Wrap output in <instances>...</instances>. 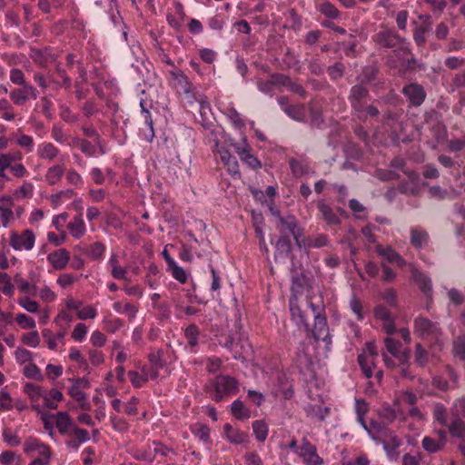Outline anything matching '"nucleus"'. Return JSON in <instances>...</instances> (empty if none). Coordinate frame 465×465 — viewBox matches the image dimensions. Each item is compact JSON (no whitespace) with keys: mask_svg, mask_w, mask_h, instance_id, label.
I'll use <instances>...</instances> for the list:
<instances>
[{"mask_svg":"<svg viewBox=\"0 0 465 465\" xmlns=\"http://www.w3.org/2000/svg\"><path fill=\"white\" fill-rule=\"evenodd\" d=\"M10 81L18 85V86H23L25 84H29L26 81H25V74L24 73L22 72V70L18 69V68H13L11 69L10 71Z\"/></svg>","mask_w":465,"mask_h":465,"instance_id":"4d7b16f0","label":"nucleus"},{"mask_svg":"<svg viewBox=\"0 0 465 465\" xmlns=\"http://www.w3.org/2000/svg\"><path fill=\"white\" fill-rule=\"evenodd\" d=\"M223 430L229 441L235 444H241L246 441L247 434L240 431L237 429H234L230 423L224 424Z\"/></svg>","mask_w":465,"mask_h":465,"instance_id":"c756f323","label":"nucleus"},{"mask_svg":"<svg viewBox=\"0 0 465 465\" xmlns=\"http://www.w3.org/2000/svg\"><path fill=\"white\" fill-rule=\"evenodd\" d=\"M24 374L29 379H33V380H36V381L43 380V375L41 373L40 369L34 363H29L28 365H26L25 367Z\"/></svg>","mask_w":465,"mask_h":465,"instance_id":"5fc2aeb1","label":"nucleus"},{"mask_svg":"<svg viewBox=\"0 0 465 465\" xmlns=\"http://www.w3.org/2000/svg\"><path fill=\"white\" fill-rule=\"evenodd\" d=\"M448 148L450 152L457 153L465 148V134L461 139H452L448 142Z\"/></svg>","mask_w":465,"mask_h":465,"instance_id":"338daca9","label":"nucleus"},{"mask_svg":"<svg viewBox=\"0 0 465 465\" xmlns=\"http://www.w3.org/2000/svg\"><path fill=\"white\" fill-rule=\"evenodd\" d=\"M429 239L428 233L424 230L412 228L411 231V242L415 248H421L427 243Z\"/></svg>","mask_w":465,"mask_h":465,"instance_id":"2f4dec72","label":"nucleus"},{"mask_svg":"<svg viewBox=\"0 0 465 465\" xmlns=\"http://www.w3.org/2000/svg\"><path fill=\"white\" fill-rule=\"evenodd\" d=\"M68 394L76 401H78L83 409H88L89 407L85 403L86 394L83 390L75 385H72L68 390Z\"/></svg>","mask_w":465,"mask_h":465,"instance_id":"a19ab883","label":"nucleus"},{"mask_svg":"<svg viewBox=\"0 0 465 465\" xmlns=\"http://www.w3.org/2000/svg\"><path fill=\"white\" fill-rule=\"evenodd\" d=\"M193 432L203 442H207L210 438V429L203 424H196Z\"/></svg>","mask_w":465,"mask_h":465,"instance_id":"052dcab7","label":"nucleus"},{"mask_svg":"<svg viewBox=\"0 0 465 465\" xmlns=\"http://www.w3.org/2000/svg\"><path fill=\"white\" fill-rule=\"evenodd\" d=\"M404 63V72L415 73L418 71H424L426 69L425 64L419 61L413 54H411V57L405 59Z\"/></svg>","mask_w":465,"mask_h":465,"instance_id":"ea45409f","label":"nucleus"},{"mask_svg":"<svg viewBox=\"0 0 465 465\" xmlns=\"http://www.w3.org/2000/svg\"><path fill=\"white\" fill-rule=\"evenodd\" d=\"M22 341L24 344L30 346L32 348H35L40 343V337L36 331H33L27 333H25L22 336Z\"/></svg>","mask_w":465,"mask_h":465,"instance_id":"603ef678","label":"nucleus"},{"mask_svg":"<svg viewBox=\"0 0 465 465\" xmlns=\"http://www.w3.org/2000/svg\"><path fill=\"white\" fill-rule=\"evenodd\" d=\"M217 154L221 161L227 167L228 172L236 175L239 174V164L235 157L232 156L229 151L223 147L217 149Z\"/></svg>","mask_w":465,"mask_h":465,"instance_id":"412c9836","label":"nucleus"},{"mask_svg":"<svg viewBox=\"0 0 465 465\" xmlns=\"http://www.w3.org/2000/svg\"><path fill=\"white\" fill-rule=\"evenodd\" d=\"M386 350L401 364H407L410 360V350H401V342L391 338L384 340Z\"/></svg>","mask_w":465,"mask_h":465,"instance_id":"9d476101","label":"nucleus"},{"mask_svg":"<svg viewBox=\"0 0 465 465\" xmlns=\"http://www.w3.org/2000/svg\"><path fill=\"white\" fill-rule=\"evenodd\" d=\"M231 411L232 415L238 420L249 419L251 416L250 411L247 410L243 403L239 400L234 401L232 403Z\"/></svg>","mask_w":465,"mask_h":465,"instance_id":"72a5a7b5","label":"nucleus"},{"mask_svg":"<svg viewBox=\"0 0 465 465\" xmlns=\"http://www.w3.org/2000/svg\"><path fill=\"white\" fill-rule=\"evenodd\" d=\"M414 331L424 339L438 340L441 335V330L439 323L425 317H418L415 319Z\"/></svg>","mask_w":465,"mask_h":465,"instance_id":"39448f33","label":"nucleus"},{"mask_svg":"<svg viewBox=\"0 0 465 465\" xmlns=\"http://www.w3.org/2000/svg\"><path fill=\"white\" fill-rule=\"evenodd\" d=\"M52 418H55V424L58 431L62 435L71 437V431L75 426L65 411H58L56 414H51Z\"/></svg>","mask_w":465,"mask_h":465,"instance_id":"2eb2a0df","label":"nucleus"},{"mask_svg":"<svg viewBox=\"0 0 465 465\" xmlns=\"http://www.w3.org/2000/svg\"><path fill=\"white\" fill-rule=\"evenodd\" d=\"M299 455L303 458L307 465H322L323 460L317 454L316 447L312 445L307 438H302Z\"/></svg>","mask_w":465,"mask_h":465,"instance_id":"9b49d317","label":"nucleus"},{"mask_svg":"<svg viewBox=\"0 0 465 465\" xmlns=\"http://www.w3.org/2000/svg\"><path fill=\"white\" fill-rule=\"evenodd\" d=\"M453 351L461 361H465V337H459L454 341Z\"/></svg>","mask_w":465,"mask_h":465,"instance_id":"bf43d9fd","label":"nucleus"},{"mask_svg":"<svg viewBox=\"0 0 465 465\" xmlns=\"http://www.w3.org/2000/svg\"><path fill=\"white\" fill-rule=\"evenodd\" d=\"M37 96V90L31 84L19 86L9 92L10 100L17 106H23L29 99L35 100Z\"/></svg>","mask_w":465,"mask_h":465,"instance_id":"0eeeda50","label":"nucleus"},{"mask_svg":"<svg viewBox=\"0 0 465 465\" xmlns=\"http://www.w3.org/2000/svg\"><path fill=\"white\" fill-rule=\"evenodd\" d=\"M370 98V91L366 86L354 84L351 87L348 101L351 114L360 121H366L369 117L376 118L380 114L379 109L374 104H368Z\"/></svg>","mask_w":465,"mask_h":465,"instance_id":"f257e3e1","label":"nucleus"},{"mask_svg":"<svg viewBox=\"0 0 465 465\" xmlns=\"http://www.w3.org/2000/svg\"><path fill=\"white\" fill-rule=\"evenodd\" d=\"M23 158V154L21 152L16 151L13 153H0V163L1 168L6 166L8 164V161H11L15 163H18Z\"/></svg>","mask_w":465,"mask_h":465,"instance_id":"8fccbe9b","label":"nucleus"},{"mask_svg":"<svg viewBox=\"0 0 465 465\" xmlns=\"http://www.w3.org/2000/svg\"><path fill=\"white\" fill-rule=\"evenodd\" d=\"M377 252L379 255L382 256L388 262L394 263L397 256L399 255L393 249L382 248L381 246L377 247Z\"/></svg>","mask_w":465,"mask_h":465,"instance_id":"13d9d810","label":"nucleus"},{"mask_svg":"<svg viewBox=\"0 0 465 465\" xmlns=\"http://www.w3.org/2000/svg\"><path fill=\"white\" fill-rule=\"evenodd\" d=\"M15 321L21 328L25 330L34 329L35 327V321L32 317L24 313H17Z\"/></svg>","mask_w":465,"mask_h":465,"instance_id":"09e8293b","label":"nucleus"},{"mask_svg":"<svg viewBox=\"0 0 465 465\" xmlns=\"http://www.w3.org/2000/svg\"><path fill=\"white\" fill-rule=\"evenodd\" d=\"M35 237L32 230H25L22 233L13 232L10 245L16 251L31 250L35 245Z\"/></svg>","mask_w":465,"mask_h":465,"instance_id":"6e6552de","label":"nucleus"},{"mask_svg":"<svg viewBox=\"0 0 465 465\" xmlns=\"http://www.w3.org/2000/svg\"><path fill=\"white\" fill-rule=\"evenodd\" d=\"M142 108V117L144 122V127L140 129V134L143 140L152 142L154 138L153 121L150 112L144 107L143 103L140 104Z\"/></svg>","mask_w":465,"mask_h":465,"instance_id":"f3484780","label":"nucleus"},{"mask_svg":"<svg viewBox=\"0 0 465 465\" xmlns=\"http://www.w3.org/2000/svg\"><path fill=\"white\" fill-rule=\"evenodd\" d=\"M363 429L369 433L370 437L376 442H381L384 440V436L386 433H389V430L384 423H380L377 421H371L369 424L364 422V425H361Z\"/></svg>","mask_w":465,"mask_h":465,"instance_id":"a211bd4d","label":"nucleus"},{"mask_svg":"<svg viewBox=\"0 0 465 465\" xmlns=\"http://www.w3.org/2000/svg\"><path fill=\"white\" fill-rule=\"evenodd\" d=\"M374 316L376 319L381 320L383 322L393 319L390 311L383 305H379L375 308Z\"/></svg>","mask_w":465,"mask_h":465,"instance_id":"69168bd1","label":"nucleus"},{"mask_svg":"<svg viewBox=\"0 0 465 465\" xmlns=\"http://www.w3.org/2000/svg\"><path fill=\"white\" fill-rule=\"evenodd\" d=\"M20 461V456L9 450L2 452L0 455V462L5 465H19Z\"/></svg>","mask_w":465,"mask_h":465,"instance_id":"49530a36","label":"nucleus"},{"mask_svg":"<svg viewBox=\"0 0 465 465\" xmlns=\"http://www.w3.org/2000/svg\"><path fill=\"white\" fill-rule=\"evenodd\" d=\"M319 11L326 17L331 19H340L341 12L331 2H323L319 7Z\"/></svg>","mask_w":465,"mask_h":465,"instance_id":"f704fd0d","label":"nucleus"},{"mask_svg":"<svg viewBox=\"0 0 465 465\" xmlns=\"http://www.w3.org/2000/svg\"><path fill=\"white\" fill-rule=\"evenodd\" d=\"M278 229L282 233L289 232L294 238L296 244L301 247L302 230L299 227L296 218L292 215L283 216L278 222Z\"/></svg>","mask_w":465,"mask_h":465,"instance_id":"1a4fd4ad","label":"nucleus"},{"mask_svg":"<svg viewBox=\"0 0 465 465\" xmlns=\"http://www.w3.org/2000/svg\"><path fill=\"white\" fill-rule=\"evenodd\" d=\"M184 334L190 348L193 349L198 345L199 328L195 324L187 326Z\"/></svg>","mask_w":465,"mask_h":465,"instance_id":"58836bf2","label":"nucleus"},{"mask_svg":"<svg viewBox=\"0 0 465 465\" xmlns=\"http://www.w3.org/2000/svg\"><path fill=\"white\" fill-rule=\"evenodd\" d=\"M383 439L384 440L380 442L382 443L383 449L399 448L401 445V439L391 430H389V433H386Z\"/></svg>","mask_w":465,"mask_h":465,"instance_id":"a18cd8bd","label":"nucleus"},{"mask_svg":"<svg viewBox=\"0 0 465 465\" xmlns=\"http://www.w3.org/2000/svg\"><path fill=\"white\" fill-rule=\"evenodd\" d=\"M16 143L22 148H25L27 153L33 151L34 148V139L32 136L27 134H22L16 139Z\"/></svg>","mask_w":465,"mask_h":465,"instance_id":"680f3d73","label":"nucleus"},{"mask_svg":"<svg viewBox=\"0 0 465 465\" xmlns=\"http://www.w3.org/2000/svg\"><path fill=\"white\" fill-rule=\"evenodd\" d=\"M18 303L27 312L35 313L38 311L39 305L35 301L28 297H22L19 299Z\"/></svg>","mask_w":465,"mask_h":465,"instance_id":"0e129e2a","label":"nucleus"},{"mask_svg":"<svg viewBox=\"0 0 465 465\" xmlns=\"http://www.w3.org/2000/svg\"><path fill=\"white\" fill-rule=\"evenodd\" d=\"M170 74L184 93H190L191 83L183 72L180 70H173L170 72Z\"/></svg>","mask_w":465,"mask_h":465,"instance_id":"4c0bfd02","label":"nucleus"},{"mask_svg":"<svg viewBox=\"0 0 465 465\" xmlns=\"http://www.w3.org/2000/svg\"><path fill=\"white\" fill-rule=\"evenodd\" d=\"M317 207L322 218L329 225H338L341 223L340 218L337 216L334 211L324 202H319Z\"/></svg>","mask_w":465,"mask_h":465,"instance_id":"c85d7f7f","label":"nucleus"},{"mask_svg":"<svg viewBox=\"0 0 465 465\" xmlns=\"http://www.w3.org/2000/svg\"><path fill=\"white\" fill-rule=\"evenodd\" d=\"M291 279H292V290L293 292H299L303 289L306 283V277L303 273L302 266L297 267L294 262L291 269Z\"/></svg>","mask_w":465,"mask_h":465,"instance_id":"5701e85b","label":"nucleus"},{"mask_svg":"<svg viewBox=\"0 0 465 465\" xmlns=\"http://www.w3.org/2000/svg\"><path fill=\"white\" fill-rule=\"evenodd\" d=\"M169 270H171L173 277L181 283H185L187 282V273L182 267L178 266L177 263L171 266Z\"/></svg>","mask_w":465,"mask_h":465,"instance_id":"e2e57ef3","label":"nucleus"},{"mask_svg":"<svg viewBox=\"0 0 465 465\" xmlns=\"http://www.w3.org/2000/svg\"><path fill=\"white\" fill-rule=\"evenodd\" d=\"M292 242L289 236H281L275 243V260L287 258L292 252Z\"/></svg>","mask_w":465,"mask_h":465,"instance_id":"b1692460","label":"nucleus"},{"mask_svg":"<svg viewBox=\"0 0 465 465\" xmlns=\"http://www.w3.org/2000/svg\"><path fill=\"white\" fill-rule=\"evenodd\" d=\"M25 392L30 397L31 400L36 401L43 397L42 388L34 383H26L25 385Z\"/></svg>","mask_w":465,"mask_h":465,"instance_id":"6e6d98bb","label":"nucleus"},{"mask_svg":"<svg viewBox=\"0 0 465 465\" xmlns=\"http://www.w3.org/2000/svg\"><path fill=\"white\" fill-rule=\"evenodd\" d=\"M60 151L50 142H44L37 146L36 153L40 159L53 161L54 160Z\"/></svg>","mask_w":465,"mask_h":465,"instance_id":"4be33fe9","label":"nucleus"},{"mask_svg":"<svg viewBox=\"0 0 465 465\" xmlns=\"http://www.w3.org/2000/svg\"><path fill=\"white\" fill-rule=\"evenodd\" d=\"M290 168L292 173L296 177H301L307 173V166L301 161L292 158L289 161Z\"/></svg>","mask_w":465,"mask_h":465,"instance_id":"de8ad7c7","label":"nucleus"},{"mask_svg":"<svg viewBox=\"0 0 465 465\" xmlns=\"http://www.w3.org/2000/svg\"><path fill=\"white\" fill-rule=\"evenodd\" d=\"M30 57L41 67H46L56 59L50 47L45 49L33 48L30 52Z\"/></svg>","mask_w":465,"mask_h":465,"instance_id":"4468645a","label":"nucleus"},{"mask_svg":"<svg viewBox=\"0 0 465 465\" xmlns=\"http://www.w3.org/2000/svg\"><path fill=\"white\" fill-rule=\"evenodd\" d=\"M380 70L376 64L364 66L361 73L357 76V81L359 82L357 84L366 86L372 84L377 79Z\"/></svg>","mask_w":465,"mask_h":465,"instance_id":"aec40b11","label":"nucleus"},{"mask_svg":"<svg viewBox=\"0 0 465 465\" xmlns=\"http://www.w3.org/2000/svg\"><path fill=\"white\" fill-rule=\"evenodd\" d=\"M0 113L1 117L5 121H13L15 118V114L14 112V107L11 103L5 99H0Z\"/></svg>","mask_w":465,"mask_h":465,"instance_id":"c9c22d12","label":"nucleus"},{"mask_svg":"<svg viewBox=\"0 0 465 465\" xmlns=\"http://www.w3.org/2000/svg\"><path fill=\"white\" fill-rule=\"evenodd\" d=\"M285 114L296 121H302L303 116L302 106L300 105H286L283 107Z\"/></svg>","mask_w":465,"mask_h":465,"instance_id":"3c124183","label":"nucleus"},{"mask_svg":"<svg viewBox=\"0 0 465 465\" xmlns=\"http://www.w3.org/2000/svg\"><path fill=\"white\" fill-rule=\"evenodd\" d=\"M64 168L63 165L55 164L48 168L45 180L50 185L57 183L64 175Z\"/></svg>","mask_w":465,"mask_h":465,"instance_id":"473e14b6","label":"nucleus"},{"mask_svg":"<svg viewBox=\"0 0 465 465\" xmlns=\"http://www.w3.org/2000/svg\"><path fill=\"white\" fill-rule=\"evenodd\" d=\"M312 336L316 341H323L327 344L331 343L329 327L325 315H315Z\"/></svg>","mask_w":465,"mask_h":465,"instance_id":"f8f14e48","label":"nucleus"},{"mask_svg":"<svg viewBox=\"0 0 465 465\" xmlns=\"http://www.w3.org/2000/svg\"><path fill=\"white\" fill-rule=\"evenodd\" d=\"M70 233L74 238H81L85 233V224L82 218V215H76L73 221L67 226Z\"/></svg>","mask_w":465,"mask_h":465,"instance_id":"7c9ffc66","label":"nucleus"},{"mask_svg":"<svg viewBox=\"0 0 465 465\" xmlns=\"http://www.w3.org/2000/svg\"><path fill=\"white\" fill-rule=\"evenodd\" d=\"M328 74L332 81L340 80L343 77L345 65L341 62H336L327 68Z\"/></svg>","mask_w":465,"mask_h":465,"instance_id":"79ce46f5","label":"nucleus"},{"mask_svg":"<svg viewBox=\"0 0 465 465\" xmlns=\"http://www.w3.org/2000/svg\"><path fill=\"white\" fill-rule=\"evenodd\" d=\"M369 411V405L363 399L355 400V411L357 414V420L361 425H364V415Z\"/></svg>","mask_w":465,"mask_h":465,"instance_id":"37998d69","label":"nucleus"},{"mask_svg":"<svg viewBox=\"0 0 465 465\" xmlns=\"http://www.w3.org/2000/svg\"><path fill=\"white\" fill-rule=\"evenodd\" d=\"M452 91L465 88V69L456 74L451 80Z\"/></svg>","mask_w":465,"mask_h":465,"instance_id":"774afa93","label":"nucleus"},{"mask_svg":"<svg viewBox=\"0 0 465 465\" xmlns=\"http://www.w3.org/2000/svg\"><path fill=\"white\" fill-rule=\"evenodd\" d=\"M47 259L54 269L62 270L66 267L70 259V254L65 249H59L49 253Z\"/></svg>","mask_w":465,"mask_h":465,"instance_id":"6ab92c4d","label":"nucleus"},{"mask_svg":"<svg viewBox=\"0 0 465 465\" xmlns=\"http://www.w3.org/2000/svg\"><path fill=\"white\" fill-rule=\"evenodd\" d=\"M273 81L277 85L285 86L289 91L298 94L302 97L306 95L305 89L300 84L293 82L288 75L282 74H274Z\"/></svg>","mask_w":465,"mask_h":465,"instance_id":"dca6fc26","label":"nucleus"},{"mask_svg":"<svg viewBox=\"0 0 465 465\" xmlns=\"http://www.w3.org/2000/svg\"><path fill=\"white\" fill-rule=\"evenodd\" d=\"M370 349V354H360L358 356V363L365 375L366 378H371L372 376V367L374 366V356L377 355L376 352H374L371 347Z\"/></svg>","mask_w":465,"mask_h":465,"instance_id":"a878e982","label":"nucleus"},{"mask_svg":"<svg viewBox=\"0 0 465 465\" xmlns=\"http://www.w3.org/2000/svg\"><path fill=\"white\" fill-rule=\"evenodd\" d=\"M465 399L458 400L452 409V420L449 425V431L451 435L461 438L465 436Z\"/></svg>","mask_w":465,"mask_h":465,"instance_id":"20e7f679","label":"nucleus"},{"mask_svg":"<svg viewBox=\"0 0 465 465\" xmlns=\"http://www.w3.org/2000/svg\"><path fill=\"white\" fill-rule=\"evenodd\" d=\"M411 273L414 281L419 285L420 290L427 296H430L432 285L430 277L417 269H412Z\"/></svg>","mask_w":465,"mask_h":465,"instance_id":"393cba45","label":"nucleus"},{"mask_svg":"<svg viewBox=\"0 0 465 465\" xmlns=\"http://www.w3.org/2000/svg\"><path fill=\"white\" fill-rule=\"evenodd\" d=\"M104 252L105 246L102 242H96L90 246L88 255L94 260H100Z\"/></svg>","mask_w":465,"mask_h":465,"instance_id":"864d4df0","label":"nucleus"},{"mask_svg":"<svg viewBox=\"0 0 465 465\" xmlns=\"http://www.w3.org/2000/svg\"><path fill=\"white\" fill-rule=\"evenodd\" d=\"M213 391L208 390L211 393L212 398L219 402L223 401L227 396L233 395L238 391V381L226 375H219L216 379L211 382L210 385Z\"/></svg>","mask_w":465,"mask_h":465,"instance_id":"f03ea898","label":"nucleus"},{"mask_svg":"<svg viewBox=\"0 0 465 465\" xmlns=\"http://www.w3.org/2000/svg\"><path fill=\"white\" fill-rule=\"evenodd\" d=\"M232 146L244 163L252 169L261 168V162L251 153L250 146L246 143L245 139H243L242 143H233Z\"/></svg>","mask_w":465,"mask_h":465,"instance_id":"ddd939ff","label":"nucleus"},{"mask_svg":"<svg viewBox=\"0 0 465 465\" xmlns=\"http://www.w3.org/2000/svg\"><path fill=\"white\" fill-rule=\"evenodd\" d=\"M443 442H440V440H436L430 437H424L422 440V448L430 452L434 453L443 448Z\"/></svg>","mask_w":465,"mask_h":465,"instance_id":"c03bdc74","label":"nucleus"},{"mask_svg":"<svg viewBox=\"0 0 465 465\" xmlns=\"http://www.w3.org/2000/svg\"><path fill=\"white\" fill-rule=\"evenodd\" d=\"M252 430L256 440L263 442L268 435V426L263 420H255L252 422Z\"/></svg>","mask_w":465,"mask_h":465,"instance_id":"e433bc0d","label":"nucleus"},{"mask_svg":"<svg viewBox=\"0 0 465 465\" xmlns=\"http://www.w3.org/2000/svg\"><path fill=\"white\" fill-rule=\"evenodd\" d=\"M401 94L406 97L409 104L413 107L420 106L427 97L424 87L416 82L404 85Z\"/></svg>","mask_w":465,"mask_h":465,"instance_id":"423d86ee","label":"nucleus"},{"mask_svg":"<svg viewBox=\"0 0 465 465\" xmlns=\"http://www.w3.org/2000/svg\"><path fill=\"white\" fill-rule=\"evenodd\" d=\"M420 19H424V23L423 25H420L415 29L413 34V39L419 46H421L426 42L425 34L430 30V16L420 15Z\"/></svg>","mask_w":465,"mask_h":465,"instance_id":"cd10ccee","label":"nucleus"},{"mask_svg":"<svg viewBox=\"0 0 465 465\" xmlns=\"http://www.w3.org/2000/svg\"><path fill=\"white\" fill-rule=\"evenodd\" d=\"M38 450L40 456H50V449L47 445L41 443L35 438H29L24 444V451L30 453L31 451Z\"/></svg>","mask_w":465,"mask_h":465,"instance_id":"bb28decb","label":"nucleus"},{"mask_svg":"<svg viewBox=\"0 0 465 465\" xmlns=\"http://www.w3.org/2000/svg\"><path fill=\"white\" fill-rule=\"evenodd\" d=\"M374 40L378 45L386 48H394L400 45L399 50L394 51L398 56H400L401 52L404 54H411L405 38L401 37L392 30L384 29L378 32L374 36Z\"/></svg>","mask_w":465,"mask_h":465,"instance_id":"7ed1b4c3","label":"nucleus"}]
</instances>
